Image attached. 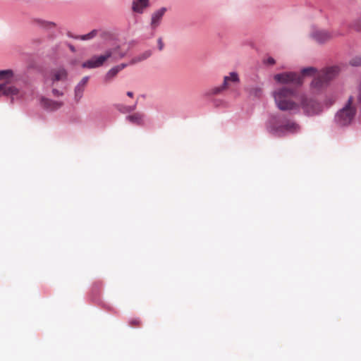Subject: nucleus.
I'll return each mask as SVG.
<instances>
[{
  "instance_id": "obj_10",
  "label": "nucleus",
  "mask_w": 361,
  "mask_h": 361,
  "mask_svg": "<svg viewBox=\"0 0 361 361\" xmlns=\"http://www.w3.org/2000/svg\"><path fill=\"white\" fill-rule=\"evenodd\" d=\"M68 73L63 68H58L51 71V79L53 82L65 80L67 78Z\"/></svg>"
},
{
  "instance_id": "obj_9",
  "label": "nucleus",
  "mask_w": 361,
  "mask_h": 361,
  "mask_svg": "<svg viewBox=\"0 0 361 361\" xmlns=\"http://www.w3.org/2000/svg\"><path fill=\"white\" fill-rule=\"evenodd\" d=\"M19 90L14 85H8L6 83L0 84V97L6 96L13 97L18 96Z\"/></svg>"
},
{
  "instance_id": "obj_24",
  "label": "nucleus",
  "mask_w": 361,
  "mask_h": 361,
  "mask_svg": "<svg viewBox=\"0 0 361 361\" xmlns=\"http://www.w3.org/2000/svg\"><path fill=\"white\" fill-rule=\"evenodd\" d=\"M130 324L132 326H138L140 324V320L139 319H133L130 320Z\"/></svg>"
},
{
  "instance_id": "obj_31",
  "label": "nucleus",
  "mask_w": 361,
  "mask_h": 361,
  "mask_svg": "<svg viewBox=\"0 0 361 361\" xmlns=\"http://www.w3.org/2000/svg\"><path fill=\"white\" fill-rule=\"evenodd\" d=\"M127 95L130 97H133V93L132 92H127Z\"/></svg>"
},
{
  "instance_id": "obj_22",
  "label": "nucleus",
  "mask_w": 361,
  "mask_h": 361,
  "mask_svg": "<svg viewBox=\"0 0 361 361\" xmlns=\"http://www.w3.org/2000/svg\"><path fill=\"white\" fill-rule=\"evenodd\" d=\"M350 63L354 66H361V57H356L353 59Z\"/></svg>"
},
{
  "instance_id": "obj_25",
  "label": "nucleus",
  "mask_w": 361,
  "mask_h": 361,
  "mask_svg": "<svg viewBox=\"0 0 361 361\" xmlns=\"http://www.w3.org/2000/svg\"><path fill=\"white\" fill-rule=\"evenodd\" d=\"M128 65H130V64H129V63H121V64L117 65V66H116V68H118V71L120 72L121 71H122L123 69H124L125 68H126Z\"/></svg>"
},
{
  "instance_id": "obj_6",
  "label": "nucleus",
  "mask_w": 361,
  "mask_h": 361,
  "mask_svg": "<svg viewBox=\"0 0 361 361\" xmlns=\"http://www.w3.org/2000/svg\"><path fill=\"white\" fill-rule=\"evenodd\" d=\"M300 109L307 115H314L322 111V104L314 98L306 94H300L298 99Z\"/></svg>"
},
{
  "instance_id": "obj_23",
  "label": "nucleus",
  "mask_w": 361,
  "mask_h": 361,
  "mask_svg": "<svg viewBox=\"0 0 361 361\" xmlns=\"http://www.w3.org/2000/svg\"><path fill=\"white\" fill-rule=\"evenodd\" d=\"M88 80H89V78L87 76H85L80 81V82L78 84V85L80 86V87H83L85 88L86 84L88 82Z\"/></svg>"
},
{
  "instance_id": "obj_26",
  "label": "nucleus",
  "mask_w": 361,
  "mask_h": 361,
  "mask_svg": "<svg viewBox=\"0 0 361 361\" xmlns=\"http://www.w3.org/2000/svg\"><path fill=\"white\" fill-rule=\"evenodd\" d=\"M157 43H158L159 49L160 51H161L163 49V48H164V43L162 42L161 38H159L158 39Z\"/></svg>"
},
{
  "instance_id": "obj_8",
  "label": "nucleus",
  "mask_w": 361,
  "mask_h": 361,
  "mask_svg": "<svg viewBox=\"0 0 361 361\" xmlns=\"http://www.w3.org/2000/svg\"><path fill=\"white\" fill-rule=\"evenodd\" d=\"M339 35L338 33L336 32H330L326 30H318L315 31L312 34L313 38L319 43H324L326 42H328L331 39H332L334 37Z\"/></svg>"
},
{
  "instance_id": "obj_27",
  "label": "nucleus",
  "mask_w": 361,
  "mask_h": 361,
  "mask_svg": "<svg viewBox=\"0 0 361 361\" xmlns=\"http://www.w3.org/2000/svg\"><path fill=\"white\" fill-rule=\"evenodd\" d=\"M52 92H53L54 95L56 96V97H59V96L63 95V93L59 91L58 90H56V89H54L52 90Z\"/></svg>"
},
{
  "instance_id": "obj_30",
  "label": "nucleus",
  "mask_w": 361,
  "mask_h": 361,
  "mask_svg": "<svg viewBox=\"0 0 361 361\" xmlns=\"http://www.w3.org/2000/svg\"><path fill=\"white\" fill-rule=\"evenodd\" d=\"M267 61L269 64H274L275 63V61L273 58H269Z\"/></svg>"
},
{
  "instance_id": "obj_3",
  "label": "nucleus",
  "mask_w": 361,
  "mask_h": 361,
  "mask_svg": "<svg viewBox=\"0 0 361 361\" xmlns=\"http://www.w3.org/2000/svg\"><path fill=\"white\" fill-rule=\"evenodd\" d=\"M315 73V68L309 67L302 69L301 75L293 72H286L275 75L274 80L281 84L300 85L302 84V76L314 75Z\"/></svg>"
},
{
  "instance_id": "obj_32",
  "label": "nucleus",
  "mask_w": 361,
  "mask_h": 361,
  "mask_svg": "<svg viewBox=\"0 0 361 361\" xmlns=\"http://www.w3.org/2000/svg\"><path fill=\"white\" fill-rule=\"evenodd\" d=\"M47 24L49 25V26H52V27H54L55 26V23H52V22H48Z\"/></svg>"
},
{
  "instance_id": "obj_4",
  "label": "nucleus",
  "mask_w": 361,
  "mask_h": 361,
  "mask_svg": "<svg viewBox=\"0 0 361 361\" xmlns=\"http://www.w3.org/2000/svg\"><path fill=\"white\" fill-rule=\"evenodd\" d=\"M338 69L337 67H330L326 69L321 71L317 74L311 83V89L314 91H319L328 82L336 77L338 74Z\"/></svg>"
},
{
  "instance_id": "obj_13",
  "label": "nucleus",
  "mask_w": 361,
  "mask_h": 361,
  "mask_svg": "<svg viewBox=\"0 0 361 361\" xmlns=\"http://www.w3.org/2000/svg\"><path fill=\"white\" fill-rule=\"evenodd\" d=\"M41 103L45 109L50 111L56 110L63 106V103L61 102H55L46 98L42 99Z\"/></svg>"
},
{
  "instance_id": "obj_5",
  "label": "nucleus",
  "mask_w": 361,
  "mask_h": 361,
  "mask_svg": "<svg viewBox=\"0 0 361 361\" xmlns=\"http://www.w3.org/2000/svg\"><path fill=\"white\" fill-rule=\"evenodd\" d=\"M353 98L350 97L345 106L337 113L336 120L339 125H348L354 118L356 109L353 106Z\"/></svg>"
},
{
  "instance_id": "obj_19",
  "label": "nucleus",
  "mask_w": 361,
  "mask_h": 361,
  "mask_svg": "<svg viewBox=\"0 0 361 361\" xmlns=\"http://www.w3.org/2000/svg\"><path fill=\"white\" fill-rule=\"evenodd\" d=\"M97 32L98 31L97 30H93L86 35H80L76 37L75 38L81 40H89L94 38L97 35Z\"/></svg>"
},
{
  "instance_id": "obj_12",
  "label": "nucleus",
  "mask_w": 361,
  "mask_h": 361,
  "mask_svg": "<svg viewBox=\"0 0 361 361\" xmlns=\"http://www.w3.org/2000/svg\"><path fill=\"white\" fill-rule=\"evenodd\" d=\"M240 82L238 74L235 72H231L229 75L224 76V87L228 89L231 84H238Z\"/></svg>"
},
{
  "instance_id": "obj_18",
  "label": "nucleus",
  "mask_w": 361,
  "mask_h": 361,
  "mask_svg": "<svg viewBox=\"0 0 361 361\" xmlns=\"http://www.w3.org/2000/svg\"><path fill=\"white\" fill-rule=\"evenodd\" d=\"M119 73L118 68H116V66H114L113 68H111L105 75L104 76V82H109L110 81H111L116 76V75Z\"/></svg>"
},
{
  "instance_id": "obj_29",
  "label": "nucleus",
  "mask_w": 361,
  "mask_h": 361,
  "mask_svg": "<svg viewBox=\"0 0 361 361\" xmlns=\"http://www.w3.org/2000/svg\"><path fill=\"white\" fill-rule=\"evenodd\" d=\"M136 105H137V103H135L133 106H129L128 108V111H134L135 109H136Z\"/></svg>"
},
{
  "instance_id": "obj_7",
  "label": "nucleus",
  "mask_w": 361,
  "mask_h": 361,
  "mask_svg": "<svg viewBox=\"0 0 361 361\" xmlns=\"http://www.w3.org/2000/svg\"><path fill=\"white\" fill-rule=\"evenodd\" d=\"M274 129L277 133H294L299 130V126L297 123L290 120L285 121L284 123L279 120H276L274 123Z\"/></svg>"
},
{
  "instance_id": "obj_11",
  "label": "nucleus",
  "mask_w": 361,
  "mask_h": 361,
  "mask_svg": "<svg viewBox=\"0 0 361 361\" xmlns=\"http://www.w3.org/2000/svg\"><path fill=\"white\" fill-rule=\"evenodd\" d=\"M166 11V8H161L152 14L151 19V26L153 29H155L159 25L161 18Z\"/></svg>"
},
{
  "instance_id": "obj_17",
  "label": "nucleus",
  "mask_w": 361,
  "mask_h": 361,
  "mask_svg": "<svg viewBox=\"0 0 361 361\" xmlns=\"http://www.w3.org/2000/svg\"><path fill=\"white\" fill-rule=\"evenodd\" d=\"M126 119L130 123L136 125H142L144 120V114L141 113H135L132 115H129L126 117Z\"/></svg>"
},
{
  "instance_id": "obj_28",
  "label": "nucleus",
  "mask_w": 361,
  "mask_h": 361,
  "mask_svg": "<svg viewBox=\"0 0 361 361\" xmlns=\"http://www.w3.org/2000/svg\"><path fill=\"white\" fill-rule=\"evenodd\" d=\"M136 105H137V103H135L133 106H129L128 108V111H134L135 109H136Z\"/></svg>"
},
{
  "instance_id": "obj_14",
  "label": "nucleus",
  "mask_w": 361,
  "mask_h": 361,
  "mask_svg": "<svg viewBox=\"0 0 361 361\" xmlns=\"http://www.w3.org/2000/svg\"><path fill=\"white\" fill-rule=\"evenodd\" d=\"M14 75L13 71L11 69L0 71V81H4L8 85H11V80Z\"/></svg>"
},
{
  "instance_id": "obj_20",
  "label": "nucleus",
  "mask_w": 361,
  "mask_h": 361,
  "mask_svg": "<svg viewBox=\"0 0 361 361\" xmlns=\"http://www.w3.org/2000/svg\"><path fill=\"white\" fill-rule=\"evenodd\" d=\"M85 88L77 85L75 88V98L77 102L82 98Z\"/></svg>"
},
{
  "instance_id": "obj_21",
  "label": "nucleus",
  "mask_w": 361,
  "mask_h": 361,
  "mask_svg": "<svg viewBox=\"0 0 361 361\" xmlns=\"http://www.w3.org/2000/svg\"><path fill=\"white\" fill-rule=\"evenodd\" d=\"M225 90H227V89L226 87H224V85L222 84V85H221L219 87H216L211 89L209 92V94H212V95L218 94Z\"/></svg>"
},
{
  "instance_id": "obj_1",
  "label": "nucleus",
  "mask_w": 361,
  "mask_h": 361,
  "mask_svg": "<svg viewBox=\"0 0 361 361\" xmlns=\"http://www.w3.org/2000/svg\"><path fill=\"white\" fill-rule=\"evenodd\" d=\"M273 97L276 106L281 111H293L298 112L300 110L298 94L295 90L289 87H282L273 92Z\"/></svg>"
},
{
  "instance_id": "obj_16",
  "label": "nucleus",
  "mask_w": 361,
  "mask_h": 361,
  "mask_svg": "<svg viewBox=\"0 0 361 361\" xmlns=\"http://www.w3.org/2000/svg\"><path fill=\"white\" fill-rule=\"evenodd\" d=\"M152 55V51L150 50H147L140 54V55L133 57L129 62V64L134 65L135 63L143 61L150 57Z\"/></svg>"
},
{
  "instance_id": "obj_15",
  "label": "nucleus",
  "mask_w": 361,
  "mask_h": 361,
  "mask_svg": "<svg viewBox=\"0 0 361 361\" xmlns=\"http://www.w3.org/2000/svg\"><path fill=\"white\" fill-rule=\"evenodd\" d=\"M148 6V0H134L133 10L134 12L142 13L143 10Z\"/></svg>"
},
{
  "instance_id": "obj_2",
  "label": "nucleus",
  "mask_w": 361,
  "mask_h": 361,
  "mask_svg": "<svg viewBox=\"0 0 361 361\" xmlns=\"http://www.w3.org/2000/svg\"><path fill=\"white\" fill-rule=\"evenodd\" d=\"M127 52L121 50V47L117 46L109 49L101 55L93 56L89 60L82 64L84 68H96L102 66L106 61L111 59L112 62H116L126 56Z\"/></svg>"
}]
</instances>
